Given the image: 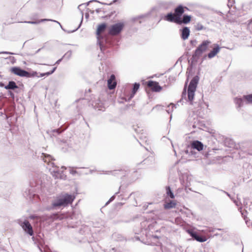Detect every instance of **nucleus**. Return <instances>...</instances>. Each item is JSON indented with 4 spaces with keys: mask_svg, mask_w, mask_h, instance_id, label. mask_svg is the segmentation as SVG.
<instances>
[{
    "mask_svg": "<svg viewBox=\"0 0 252 252\" xmlns=\"http://www.w3.org/2000/svg\"><path fill=\"white\" fill-rule=\"evenodd\" d=\"M199 80V77L198 75L194 76L190 81L188 89V101L191 105L195 103V106L197 107H199L202 104L203 97V95L200 94L199 97L198 98L194 94Z\"/></svg>",
    "mask_w": 252,
    "mask_h": 252,
    "instance_id": "nucleus-1",
    "label": "nucleus"
},
{
    "mask_svg": "<svg viewBox=\"0 0 252 252\" xmlns=\"http://www.w3.org/2000/svg\"><path fill=\"white\" fill-rule=\"evenodd\" d=\"M75 198V196L68 193L63 194L56 200L53 201L52 206L53 208H57L62 206H66L71 204Z\"/></svg>",
    "mask_w": 252,
    "mask_h": 252,
    "instance_id": "nucleus-2",
    "label": "nucleus"
},
{
    "mask_svg": "<svg viewBox=\"0 0 252 252\" xmlns=\"http://www.w3.org/2000/svg\"><path fill=\"white\" fill-rule=\"evenodd\" d=\"M160 9V8L159 7H153L151 11L147 13L132 18L131 21L133 22H138L139 24H141L146 21L149 18L150 15L157 16L158 12L159 11Z\"/></svg>",
    "mask_w": 252,
    "mask_h": 252,
    "instance_id": "nucleus-3",
    "label": "nucleus"
},
{
    "mask_svg": "<svg viewBox=\"0 0 252 252\" xmlns=\"http://www.w3.org/2000/svg\"><path fill=\"white\" fill-rule=\"evenodd\" d=\"M106 28V24L104 23H102L98 26L96 31L97 38V44L99 45V47L101 50L102 48L104 47V43H106L107 40V38L101 34V33L105 31Z\"/></svg>",
    "mask_w": 252,
    "mask_h": 252,
    "instance_id": "nucleus-4",
    "label": "nucleus"
},
{
    "mask_svg": "<svg viewBox=\"0 0 252 252\" xmlns=\"http://www.w3.org/2000/svg\"><path fill=\"white\" fill-rule=\"evenodd\" d=\"M10 71L12 73L16 75L27 78L34 77L38 74L36 71H33L32 72H30L19 66L12 67L10 68Z\"/></svg>",
    "mask_w": 252,
    "mask_h": 252,
    "instance_id": "nucleus-5",
    "label": "nucleus"
},
{
    "mask_svg": "<svg viewBox=\"0 0 252 252\" xmlns=\"http://www.w3.org/2000/svg\"><path fill=\"white\" fill-rule=\"evenodd\" d=\"M173 192L170 186L166 187V195L164 197V208L168 209L173 208Z\"/></svg>",
    "mask_w": 252,
    "mask_h": 252,
    "instance_id": "nucleus-6",
    "label": "nucleus"
},
{
    "mask_svg": "<svg viewBox=\"0 0 252 252\" xmlns=\"http://www.w3.org/2000/svg\"><path fill=\"white\" fill-rule=\"evenodd\" d=\"M177 204L174 200V218H175V222L177 223V224L179 225L180 226L184 225V221L181 218V217L177 216L176 215L180 214L181 213V215H184L185 213V210L187 209L185 207H178L177 206Z\"/></svg>",
    "mask_w": 252,
    "mask_h": 252,
    "instance_id": "nucleus-7",
    "label": "nucleus"
},
{
    "mask_svg": "<svg viewBox=\"0 0 252 252\" xmlns=\"http://www.w3.org/2000/svg\"><path fill=\"white\" fill-rule=\"evenodd\" d=\"M17 222L21 226L25 233L30 236H33L34 231L32 226L28 220L23 221L21 219H18L17 220Z\"/></svg>",
    "mask_w": 252,
    "mask_h": 252,
    "instance_id": "nucleus-8",
    "label": "nucleus"
},
{
    "mask_svg": "<svg viewBox=\"0 0 252 252\" xmlns=\"http://www.w3.org/2000/svg\"><path fill=\"white\" fill-rule=\"evenodd\" d=\"M211 43V41L209 40H204L195 50L193 55V57H199L204 52L207 50L209 45Z\"/></svg>",
    "mask_w": 252,
    "mask_h": 252,
    "instance_id": "nucleus-9",
    "label": "nucleus"
},
{
    "mask_svg": "<svg viewBox=\"0 0 252 252\" xmlns=\"http://www.w3.org/2000/svg\"><path fill=\"white\" fill-rule=\"evenodd\" d=\"M124 28V24L123 23H117L111 26L108 33L111 35H117L123 31Z\"/></svg>",
    "mask_w": 252,
    "mask_h": 252,
    "instance_id": "nucleus-10",
    "label": "nucleus"
},
{
    "mask_svg": "<svg viewBox=\"0 0 252 252\" xmlns=\"http://www.w3.org/2000/svg\"><path fill=\"white\" fill-rule=\"evenodd\" d=\"M188 233L193 239L198 242H204L207 240V238L205 236L200 235L191 229H189L188 230Z\"/></svg>",
    "mask_w": 252,
    "mask_h": 252,
    "instance_id": "nucleus-11",
    "label": "nucleus"
},
{
    "mask_svg": "<svg viewBox=\"0 0 252 252\" xmlns=\"http://www.w3.org/2000/svg\"><path fill=\"white\" fill-rule=\"evenodd\" d=\"M147 86L151 89V90L153 92H160L162 88L159 85V84L158 82L154 81L152 80L148 81L147 82Z\"/></svg>",
    "mask_w": 252,
    "mask_h": 252,
    "instance_id": "nucleus-12",
    "label": "nucleus"
},
{
    "mask_svg": "<svg viewBox=\"0 0 252 252\" xmlns=\"http://www.w3.org/2000/svg\"><path fill=\"white\" fill-rule=\"evenodd\" d=\"M190 146L192 149L201 151L203 149L204 145L198 140H193L190 142Z\"/></svg>",
    "mask_w": 252,
    "mask_h": 252,
    "instance_id": "nucleus-13",
    "label": "nucleus"
},
{
    "mask_svg": "<svg viewBox=\"0 0 252 252\" xmlns=\"http://www.w3.org/2000/svg\"><path fill=\"white\" fill-rule=\"evenodd\" d=\"M93 107L95 109L98 110L104 111L105 107L103 103L100 100V99H97L93 101L92 103Z\"/></svg>",
    "mask_w": 252,
    "mask_h": 252,
    "instance_id": "nucleus-14",
    "label": "nucleus"
},
{
    "mask_svg": "<svg viewBox=\"0 0 252 252\" xmlns=\"http://www.w3.org/2000/svg\"><path fill=\"white\" fill-rule=\"evenodd\" d=\"M220 48L218 44H214L213 50H211L207 55L208 58L209 59L214 58L220 52Z\"/></svg>",
    "mask_w": 252,
    "mask_h": 252,
    "instance_id": "nucleus-15",
    "label": "nucleus"
},
{
    "mask_svg": "<svg viewBox=\"0 0 252 252\" xmlns=\"http://www.w3.org/2000/svg\"><path fill=\"white\" fill-rule=\"evenodd\" d=\"M141 227L142 229L145 230H149V231H152L153 228V225L148 220H145L141 222Z\"/></svg>",
    "mask_w": 252,
    "mask_h": 252,
    "instance_id": "nucleus-16",
    "label": "nucleus"
},
{
    "mask_svg": "<svg viewBox=\"0 0 252 252\" xmlns=\"http://www.w3.org/2000/svg\"><path fill=\"white\" fill-rule=\"evenodd\" d=\"M116 82L115 81V76L114 74L111 75L109 79L107 80V86L109 89H114L116 87Z\"/></svg>",
    "mask_w": 252,
    "mask_h": 252,
    "instance_id": "nucleus-17",
    "label": "nucleus"
},
{
    "mask_svg": "<svg viewBox=\"0 0 252 252\" xmlns=\"http://www.w3.org/2000/svg\"><path fill=\"white\" fill-rule=\"evenodd\" d=\"M181 36L183 40L188 39L190 33V30L189 28L187 27H184L180 30Z\"/></svg>",
    "mask_w": 252,
    "mask_h": 252,
    "instance_id": "nucleus-18",
    "label": "nucleus"
},
{
    "mask_svg": "<svg viewBox=\"0 0 252 252\" xmlns=\"http://www.w3.org/2000/svg\"><path fill=\"white\" fill-rule=\"evenodd\" d=\"M66 168L63 166L58 170H51V173L55 178H62L63 176V170Z\"/></svg>",
    "mask_w": 252,
    "mask_h": 252,
    "instance_id": "nucleus-19",
    "label": "nucleus"
},
{
    "mask_svg": "<svg viewBox=\"0 0 252 252\" xmlns=\"http://www.w3.org/2000/svg\"><path fill=\"white\" fill-rule=\"evenodd\" d=\"M45 21H52L54 22H56V23H58L60 26V27H61V28L62 29H63L60 23H59V22H58L56 20L49 19H41L40 20H37V21H25L24 23L31 24H38L41 22H45Z\"/></svg>",
    "mask_w": 252,
    "mask_h": 252,
    "instance_id": "nucleus-20",
    "label": "nucleus"
},
{
    "mask_svg": "<svg viewBox=\"0 0 252 252\" xmlns=\"http://www.w3.org/2000/svg\"><path fill=\"white\" fill-rule=\"evenodd\" d=\"M187 8L186 7H184L182 5H178L177 7L174 9V14H175V17H178L182 16L184 13V8Z\"/></svg>",
    "mask_w": 252,
    "mask_h": 252,
    "instance_id": "nucleus-21",
    "label": "nucleus"
},
{
    "mask_svg": "<svg viewBox=\"0 0 252 252\" xmlns=\"http://www.w3.org/2000/svg\"><path fill=\"white\" fill-rule=\"evenodd\" d=\"M235 104L237 105V107H241L244 104H246V99L244 98V95L242 97H236L234 99Z\"/></svg>",
    "mask_w": 252,
    "mask_h": 252,
    "instance_id": "nucleus-22",
    "label": "nucleus"
},
{
    "mask_svg": "<svg viewBox=\"0 0 252 252\" xmlns=\"http://www.w3.org/2000/svg\"><path fill=\"white\" fill-rule=\"evenodd\" d=\"M18 88L16 82L14 81H9L8 84L4 87V89L7 90H15L16 89H18Z\"/></svg>",
    "mask_w": 252,
    "mask_h": 252,
    "instance_id": "nucleus-23",
    "label": "nucleus"
},
{
    "mask_svg": "<svg viewBox=\"0 0 252 252\" xmlns=\"http://www.w3.org/2000/svg\"><path fill=\"white\" fill-rule=\"evenodd\" d=\"M139 87H140L139 83H135L133 84L132 89V92H131V94H130V96L128 98L129 100H130V99H131L133 97L135 94H136V93L137 92L138 90L139 89Z\"/></svg>",
    "mask_w": 252,
    "mask_h": 252,
    "instance_id": "nucleus-24",
    "label": "nucleus"
},
{
    "mask_svg": "<svg viewBox=\"0 0 252 252\" xmlns=\"http://www.w3.org/2000/svg\"><path fill=\"white\" fill-rule=\"evenodd\" d=\"M166 112L170 115V122H171L172 119V112L173 111V103H170L168 105H167L165 109Z\"/></svg>",
    "mask_w": 252,
    "mask_h": 252,
    "instance_id": "nucleus-25",
    "label": "nucleus"
},
{
    "mask_svg": "<svg viewBox=\"0 0 252 252\" xmlns=\"http://www.w3.org/2000/svg\"><path fill=\"white\" fill-rule=\"evenodd\" d=\"M163 17L164 19L166 21L173 22V13L172 12H170V13H168L167 15L164 16L161 15L160 19Z\"/></svg>",
    "mask_w": 252,
    "mask_h": 252,
    "instance_id": "nucleus-26",
    "label": "nucleus"
},
{
    "mask_svg": "<svg viewBox=\"0 0 252 252\" xmlns=\"http://www.w3.org/2000/svg\"><path fill=\"white\" fill-rule=\"evenodd\" d=\"M67 128V126L63 128L62 126L59 128L54 129L51 131L54 136H57L59 135L60 133L63 132L65 129Z\"/></svg>",
    "mask_w": 252,
    "mask_h": 252,
    "instance_id": "nucleus-27",
    "label": "nucleus"
},
{
    "mask_svg": "<svg viewBox=\"0 0 252 252\" xmlns=\"http://www.w3.org/2000/svg\"><path fill=\"white\" fill-rule=\"evenodd\" d=\"M56 69H57V67H55L50 71L45 72V73H40L39 74V76H37L36 75L35 76H37V77H44L45 76H49V75H51L52 74H53L55 71Z\"/></svg>",
    "mask_w": 252,
    "mask_h": 252,
    "instance_id": "nucleus-28",
    "label": "nucleus"
},
{
    "mask_svg": "<svg viewBox=\"0 0 252 252\" xmlns=\"http://www.w3.org/2000/svg\"><path fill=\"white\" fill-rule=\"evenodd\" d=\"M185 153L189 156H194V157L196 154V153L194 151V149H192L190 145L188 147L187 149L185 151Z\"/></svg>",
    "mask_w": 252,
    "mask_h": 252,
    "instance_id": "nucleus-29",
    "label": "nucleus"
},
{
    "mask_svg": "<svg viewBox=\"0 0 252 252\" xmlns=\"http://www.w3.org/2000/svg\"><path fill=\"white\" fill-rule=\"evenodd\" d=\"M174 23H176L178 25H182L183 24V16H178V17H175V15H174Z\"/></svg>",
    "mask_w": 252,
    "mask_h": 252,
    "instance_id": "nucleus-30",
    "label": "nucleus"
},
{
    "mask_svg": "<svg viewBox=\"0 0 252 252\" xmlns=\"http://www.w3.org/2000/svg\"><path fill=\"white\" fill-rule=\"evenodd\" d=\"M189 121H190V126H191L193 128H195V127H199V124L198 123H197V124H196V122L197 121V120H195V118H193V121L192 120V117H189Z\"/></svg>",
    "mask_w": 252,
    "mask_h": 252,
    "instance_id": "nucleus-31",
    "label": "nucleus"
},
{
    "mask_svg": "<svg viewBox=\"0 0 252 252\" xmlns=\"http://www.w3.org/2000/svg\"><path fill=\"white\" fill-rule=\"evenodd\" d=\"M112 174V175L115 176L119 177L120 176L122 175V171L121 170H115L113 171H107L106 174Z\"/></svg>",
    "mask_w": 252,
    "mask_h": 252,
    "instance_id": "nucleus-32",
    "label": "nucleus"
},
{
    "mask_svg": "<svg viewBox=\"0 0 252 252\" xmlns=\"http://www.w3.org/2000/svg\"><path fill=\"white\" fill-rule=\"evenodd\" d=\"M183 17V24H187L191 21V16L188 15L184 14Z\"/></svg>",
    "mask_w": 252,
    "mask_h": 252,
    "instance_id": "nucleus-33",
    "label": "nucleus"
},
{
    "mask_svg": "<svg viewBox=\"0 0 252 252\" xmlns=\"http://www.w3.org/2000/svg\"><path fill=\"white\" fill-rule=\"evenodd\" d=\"M246 99V104L252 103V94L244 95Z\"/></svg>",
    "mask_w": 252,
    "mask_h": 252,
    "instance_id": "nucleus-34",
    "label": "nucleus"
},
{
    "mask_svg": "<svg viewBox=\"0 0 252 252\" xmlns=\"http://www.w3.org/2000/svg\"><path fill=\"white\" fill-rule=\"evenodd\" d=\"M161 141L163 142H165L167 144L171 143L172 147L173 148V143L171 139H170L169 138H168L165 136H163L161 138Z\"/></svg>",
    "mask_w": 252,
    "mask_h": 252,
    "instance_id": "nucleus-35",
    "label": "nucleus"
},
{
    "mask_svg": "<svg viewBox=\"0 0 252 252\" xmlns=\"http://www.w3.org/2000/svg\"><path fill=\"white\" fill-rule=\"evenodd\" d=\"M195 29L196 31H201L202 30H204L205 29V27L202 25L200 23H197L195 25Z\"/></svg>",
    "mask_w": 252,
    "mask_h": 252,
    "instance_id": "nucleus-36",
    "label": "nucleus"
},
{
    "mask_svg": "<svg viewBox=\"0 0 252 252\" xmlns=\"http://www.w3.org/2000/svg\"><path fill=\"white\" fill-rule=\"evenodd\" d=\"M99 2L100 3H101V2H100L98 0H90L89 1V2H87V3H83V4H80L78 6V9H79L80 10H81V7L83 6V5H86V6H88L90 3L92 2Z\"/></svg>",
    "mask_w": 252,
    "mask_h": 252,
    "instance_id": "nucleus-37",
    "label": "nucleus"
},
{
    "mask_svg": "<svg viewBox=\"0 0 252 252\" xmlns=\"http://www.w3.org/2000/svg\"><path fill=\"white\" fill-rule=\"evenodd\" d=\"M164 108V106L161 105H157L153 107V110H156L157 111H160L163 110Z\"/></svg>",
    "mask_w": 252,
    "mask_h": 252,
    "instance_id": "nucleus-38",
    "label": "nucleus"
},
{
    "mask_svg": "<svg viewBox=\"0 0 252 252\" xmlns=\"http://www.w3.org/2000/svg\"><path fill=\"white\" fill-rule=\"evenodd\" d=\"M71 51H68L63 56V58H66L67 60H68L71 56Z\"/></svg>",
    "mask_w": 252,
    "mask_h": 252,
    "instance_id": "nucleus-39",
    "label": "nucleus"
},
{
    "mask_svg": "<svg viewBox=\"0 0 252 252\" xmlns=\"http://www.w3.org/2000/svg\"><path fill=\"white\" fill-rule=\"evenodd\" d=\"M69 172L71 174L74 175L77 173V171L74 169V167H69ZM75 168H77V167H75Z\"/></svg>",
    "mask_w": 252,
    "mask_h": 252,
    "instance_id": "nucleus-40",
    "label": "nucleus"
},
{
    "mask_svg": "<svg viewBox=\"0 0 252 252\" xmlns=\"http://www.w3.org/2000/svg\"><path fill=\"white\" fill-rule=\"evenodd\" d=\"M241 215L242 217L244 218V219L245 220L246 222H247V220H246L247 216L246 214L247 213V212L246 211H241Z\"/></svg>",
    "mask_w": 252,
    "mask_h": 252,
    "instance_id": "nucleus-41",
    "label": "nucleus"
},
{
    "mask_svg": "<svg viewBox=\"0 0 252 252\" xmlns=\"http://www.w3.org/2000/svg\"><path fill=\"white\" fill-rule=\"evenodd\" d=\"M81 14H82V16H81V21L80 22V25H79V26L78 27V28L77 29H76L75 30L72 31H71V32H68V33H71V32H74L76 31H77L80 27V26H81V24L82 22V21H83V13L82 11H81Z\"/></svg>",
    "mask_w": 252,
    "mask_h": 252,
    "instance_id": "nucleus-42",
    "label": "nucleus"
},
{
    "mask_svg": "<svg viewBox=\"0 0 252 252\" xmlns=\"http://www.w3.org/2000/svg\"><path fill=\"white\" fill-rule=\"evenodd\" d=\"M139 195V192H132L130 194L129 197H133L135 199V197Z\"/></svg>",
    "mask_w": 252,
    "mask_h": 252,
    "instance_id": "nucleus-43",
    "label": "nucleus"
},
{
    "mask_svg": "<svg viewBox=\"0 0 252 252\" xmlns=\"http://www.w3.org/2000/svg\"><path fill=\"white\" fill-rule=\"evenodd\" d=\"M139 138L140 139V140H143L145 142V143H147L148 142V140H147V137L146 136H139Z\"/></svg>",
    "mask_w": 252,
    "mask_h": 252,
    "instance_id": "nucleus-44",
    "label": "nucleus"
},
{
    "mask_svg": "<svg viewBox=\"0 0 252 252\" xmlns=\"http://www.w3.org/2000/svg\"><path fill=\"white\" fill-rule=\"evenodd\" d=\"M154 160V158L153 157H150V158H147L144 159L143 161V162H144V164L145 163H147V161L148 160Z\"/></svg>",
    "mask_w": 252,
    "mask_h": 252,
    "instance_id": "nucleus-45",
    "label": "nucleus"
},
{
    "mask_svg": "<svg viewBox=\"0 0 252 252\" xmlns=\"http://www.w3.org/2000/svg\"><path fill=\"white\" fill-rule=\"evenodd\" d=\"M0 54H8V55H15V54L10 52L3 51L0 52Z\"/></svg>",
    "mask_w": 252,
    "mask_h": 252,
    "instance_id": "nucleus-46",
    "label": "nucleus"
},
{
    "mask_svg": "<svg viewBox=\"0 0 252 252\" xmlns=\"http://www.w3.org/2000/svg\"><path fill=\"white\" fill-rule=\"evenodd\" d=\"M115 198V195H114L112 197H111V198L109 199V200L106 202V205H107L110 202L112 201L113 200H114Z\"/></svg>",
    "mask_w": 252,
    "mask_h": 252,
    "instance_id": "nucleus-47",
    "label": "nucleus"
},
{
    "mask_svg": "<svg viewBox=\"0 0 252 252\" xmlns=\"http://www.w3.org/2000/svg\"><path fill=\"white\" fill-rule=\"evenodd\" d=\"M117 1V0H113L110 3H105V2H101V4H103V5H111L113 3H115Z\"/></svg>",
    "mask_w": 252,
    "mask_h": 252,
    "instance_id": "nucleus-48",
    "label": "nucleus"
},
{
    "mask_svg": "<svg viewBox=\"0 0 252 252\" xmlns=\"http://www.w3.org/2000/svg\"><path fill=\"white\" fill-rule=\"evenodd\" d=\"M8 94L9 95H10V96L12 98V99H14V97H15V95H14V94L13 92H11V91H9L8 92Z\"/></svg>",
    "mask_w": 252,
    "mask_h": 252,
    "instance_id": "nucleus-49",
    "label": "nucleus"
},
{
    "mask_svg": "<svg viewBox=\"0 0 252 252\" xmlns=\"http://www.w3.org/2000/svg\"><path fill=\"white\" fill-rule=\"evenodd\" d=\"M109 252H120V250L116 249V248H112L111 250H110Z\"/></svg>",
    "mask_w": 252,
    "mask_h": 252,
    "instance_id": "nucleus-50",
    "label": "nucleus"
},
{
    "mask_svg": "<svg viewBox=\"0 0 252 252\" xmlns=\"http://www.w3.org/2000/svg\"><path fill=\"white\" fill-rule=\"evenodd\" d=\"M150 236H151V237L153 238V239H158L159 238V236H158V235H150Z\"/></svg>",
    "mask_w": 252,
    "mask_h": 252,
    "instance_id": "nucleus-51",
    "label": "nucleus"
},
{
    "mask_svg": "<svg viewBox=\"0 0 252 252\" xmlns=\"http://www.w3.org/2000/svg\"><path fill=\"white\" fill-rule=\"evenodd\" d=\"M48 165L49 166H51L53 168H54V167L56 166L55 164L53 162H50L49 163H48Z\"/></svg>",
    "mask_w": 252,
    "mask_h": 252,
    "instance_id": "nucleus-52",
    "label": "nucleus"
},
{
    "mask_svg": "<svg viewBox=\"0 0 252 252\" xmlns=\"http://www.w3.org/2000/svg\"><path fill=\"white\" fill-rule=\"evenodd\" d=\"M59 169H60L59 167L56 165L54 167V168H53L52 169L50 168V171H51V170H58Z\"/></svg>",
    "mask_w": 252,
    "mask_h": 252,
    "instance_id": "nucleus-53",
    "label": "nucleus"
},
{
    "mask_svg": "<svg viewBox=\"0 0 252 252\" xmlns=\"http://www.w3.org/2000/svg\"><path fill=\"white\" fill-rule=\"evenodd\" d=\"M29 218L31 220H34L36 218H37V216L35 215H31L29 216Z\"/></svg>",
    "mask_w": 252,
    "mask_h": 252,
    "instance_id": "nucleus-54",
    "label": "nucleus"
},
{
    "mask_svg": "<svg viewBox=\"0 0 252 252\" xmlns=\"http://www.w3.org/2000/svg\"><path fill=\"white\" fill-rule=\"evenodd\" d=\"M63 58L62 57L60 59L58 60L55 63V64H59L62 61Z\"/></svg>",
    "mask_w": 252,
    "mask_h": 252,
    "instance_id": "nucleus-55",
    "label": "nucleus"
},
{
    "mask_svg": "<svg viewBox=\"0 0 252 252\" xmlns=\"http://www.w3.org/2000/svg\"><path fill=\"white\" fill-rule=\"evenodd\" d=\"M24 195L25 196L27 195V197H29V199H31V198L32 195H29V196H28V194H27V190H26V191H25V193H24Z\"/></svg>",
    "mask_w": 252,
    "mask_h": 252,
    "instance_id": "nucleus-56",
    "label": "nucleus"
},
{
    "mask_svg": "<svg viewBox=\"0 0 252 252\" xmlns=\"http://www.w3.org/2000/svg\"><path fill=\"white\" fill-rule=\"evenodd\" d=\"M117 236H120L121 237H122V236H121V235L120 234H117V233H115V234H113V237L114 238H115Z\"/></svg>",
    "mask_w": 252,
    "mask_h": 252,
    "instance_id": "nucleus-57",
    "label": "nucleus"
},
{
    "mask_svg": "<svg viewBox=\"0 0 252 252\" xmlns=\"http://www.w3.org/2000/svg\"><path fill=\"white\" fill-rule=\"evenodd\" d=\"M5 86L6 85H5L3 82H0V87L4 88V87H5Z\"/></svg>",
    "mask_w": 252,
    "mask_h": 252,
    "instance_id": "nucleus-58",
    "label": "nucleus"
},
{
    "mask_svg": "<svg viewBox=\"0 0 252 252\" xmlns=\"http://www.w3.org/2000/svg\"><path fill=\"white\" fill-rule=\"evenodd\" d=\"M100 11H101L100 8H97V9H96L95 10V11H96V12L97 13H99V12H100Z\"/></svg>",
    "mask_w": 252,
    "mask_h": 252,
    "instance_id": "nucleus-59",
    "label": "nucleus"
},
{
    "mask_svg": "<svg viewBox=\"0 0 252 252\" xmlns=\"http://www.w3.org/2000/svg\"><path fill=\"white\" fill-rule=\"evenodd\" d=\"M196 40H191L190 41V42L192 44H193L194 43V42H196Z\"/></svg>",
    "mask_w": 252,
    "mask_h": 252,
    "instance_id": "nucleus-60",
    "label": "nucleus"
},
{
    "mask_svg": "<svg viewBox=\"0 0 252 252\" xmlns=\"http://www.w3.org/2000/svg\"><path fill=\"white\" fill-rule=\"evenodd\" d=\"M147 244H148V245H150H150H153L156 244V243H148Z\"/></svg>",
    "mask_w": 252,
    "mask_h": 252,
    "instance_id": "nucleus-61",
    "label": "nucleus"
},
{
    "mask_svg": "<svg viewBox=\"0 0 252 252\" xmlns=\"http://www.w3.org/2000/svg\"><path fill=\"white\" fill-rule=\"evenodd\" d=\"M224 192H225L228 196L230 197V194L228 192H226L225 191H224Z\"/></svg>",
    "mask_w": 252,
    "mask_h": 252,
    "instance_id": "nucleus-62",
    "label": "nucleus"
},
{
    "mask_svg": "<svg viewBox=\"0 0 252 252\" xmlns=\"http://www.w3.org/2000/svg\"><path fill=\"white\" fill-rule=\"evenodd\" d=\"M185 176L187 178V180L189 179V177H188V176L187 175H184L183 177L184 178Z\"/></svg>",
    "mask_w": 252,
    "mask_h": 252,
    "instance_id": "nucleus-63",
    "label": "nucleus"
},
{
    "mask_svg": "<svg viewBox=\"0 0 252 252\" xmlns=\"http://www.w3.org/2000/svg\"><path fill=\"white\" fill-rule=\"evenodd\" d=\"M250 23H252V18L250 20Z\"/></svg>",
    "mask_w": 252,
    "mask_h": 252,
    "instance_id": "nucleus-64",
    "label": "nucleus"
}]
</instances>
